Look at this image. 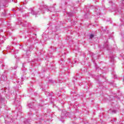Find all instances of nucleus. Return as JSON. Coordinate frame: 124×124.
Segmentation results:
<instances>
[{"label":"nucleus","mask_w":124,"mask_h":124,"mask_svg":"<svg viewBox=\"0 0 124 124\" xmlns=\"http://www.w3.org/2000/svg\"><path fill=\"white\" fill-rule=\"evenodd\" d=\"M93 34H91V35H90V38H93Z\"/></svg>","instance_id":"obj_1"},{"label":"nucleus","mask_w":124,"mask_h":124,"mask_svg":"<svg viewBox=\"0 0 124 124\" xmlns=\"http://www.w3.org/2000/svg\"><path fill=\"white\" fill-rule=\"evenodd\" d=\"M31 14H34V15H36V14L34 13V12L33 11H32L31 12Z\"/></svg>","instance_id":"obj_2"}]
</instances>
